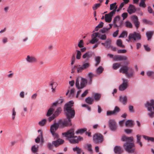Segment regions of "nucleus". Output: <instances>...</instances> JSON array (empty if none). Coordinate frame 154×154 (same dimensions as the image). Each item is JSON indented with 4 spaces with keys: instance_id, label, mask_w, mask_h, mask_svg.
Instances as JSON below:
<instances>
[{
    "instance_id": "nucleus-1",
    "label": "nucleus",
    "mask_w": 154,
    "mask_h": 154,
    "mask_svg": "<svg viewBox=\"0 0 154 154\" xmlns=\"http://www.w3.org/2000/svg\"><path fill=\"white\" fill-rule=\"evenodd\" d=\"M73 104V101H70L68 103L66 104L64 106V111L67 120L64 121H59L60 124H62L63 127L72 125L71 119L73 118L75 115V111L71 108Z\"/></svg>"
},
{
    "instance_id": "nucleus-2",
    "label": "nucleus",
    "mask_w": 154,
    "mask_h": 154,
    "mask_svg": "<svg viewBox=\"0 0 154 154\" xmlns=\"http://www.w3.org/2000/svg\"><path fill=\"white\" fill-rule=\"evenodd\" d=\"M133 137H128L124 135L122 138L123 141H126L124 144V147L125 150L129 153H133L134 152L135 149L134 145L132 142Z\"/></svg>"
},
{
    "instance_id": "nucleus-3",
    "label": "nucleus",
    "mask_w": 154,
    "mask_h": 154,
    "mask_svg": "<svg viewBox=\"0 0 154 154\" xmlns=\"http://www.w3.org/2000/svg\"><path fill=\"white\" fill-rule=\"evenodd\" d=\"M119 72L125 74L128 78H130L133 76L134 71L132 68L127 66H123L119 69Z\"/></svg>"
},
{
    "instance_id": "nucleus-4",
    "label": "nucleus",
    "mask_w": 154,
    "mask_h": 154,
    "mask_svg": "<svg viewBox=\"0 0 154 154\" xmlns=\"http://www.w3.org/2000/svg\"><path fill=\"white\" fill-rule=\"evenodd\" d=\"M146 107L148 111V115L151 118L154 117V100H151L149 102L147 103Z\"/></svg>"
},
{
    "instance_id": "nucleus-5",
    "label": "nucleus",
    "mask_w": 154,
    "mask_h": 154,
    "mask_svg": "<svg viewBox=\"0 0 154 154\" xmlns=\"http://www.w3.org/2000/svg\"><path fill=\"white\" fill-rule=\"evenodd\" d=\"M93 140L96 143H100L103 141V137L100 134L96 133L93 135Z\"/></svg>"
},
{
    "instance_id": "nucleus-6",
    "label": "nucleus",
    "mask_w": 154,
    "mask_h": 154,
    "mask_svg": "<svg viewBox=\"0 0 154 154\" xmlns=\"http://www.w3.org/2000/svg\"><path fill=\"white\" fill-rule=\"evenodd\" d=\"M141 35L140 33L134 32L133 33H130L128 35V42L131 39H133L134 41L136 40H140L141 39Z\"/></svg>"
},
{
    "instance_id": "nucleus-7",
    "label": "nucleus",
    "mask_w": 154,
    "mask_h": 154,
    "mask_svg": "<svg viewBox=\"0 0 154 154\" xmlns=\"http://www.w3.org/2000/svg\"><path fill=\"white\" fill-rule=\"evenodd\" d=\"M92 56L91 52L88 51L85 53L82 56V57L84 59L83 63H89V59Z\"/></svg>"
},
{
    "instance_id": "nucleus-8",
    "label": "nucleus",
    "mask_w": 154,
    "mask_h": 154,
    "mask_svg": "<svg viewBox=\"0 0 154 154\" xmlns=\"http://www.w3.org/2000/svg\"><path fill=\"white\" fill-rule=\"evenodd\" d=\"M62 134L63 135H64L68 138H71L74 136V131L73 129L72 128L68 130L66 132L62 133Z\"/></svg>"
},
{
    "instance_id": "nucleus-9",
    "label": "nucleus",
    "mask_w": 154,
    "mask_h": 154,
    "mask_svg": "<svg viewBox=\"0 0 154 154\" xmlns=\"http://www.w3.org/2000/svg\"><path fill=\"white\" fill-rule=\"evenodd\" d=\"M123 82L119 86V89L120 91H123L125 90L128 87V80L127 79H122Z\"/></svg>"
},
{
    "instance_id": "nucleus-10",
    "label": "nucleus",
    "mask_w": 154,
    "mask_h": 154,
    "mask_svg": "<svg viewBox=\"0 0 154 154\" xmlns=\"http://www.w3.org/2000/svg\"><path fill=\"white\" fill-rule=\"evenodd\" d=\"M83 139V137L80 136L78 137L76 136H74L73 137L69 138V140L70 143H78L79 141Z\"/></svg>"
},
{
    "instance_id": "nucleus-11",
    "label": "nucleus",
    "mask_w": 154,
    "mask_h": 154,
    "mask_svg": "<svg viewBox=\"0 0 154 154\" xmlns=\"http://www.w3.org/2000/svg\"><path fill=\"white\" fill-rule=\"evenodd\" d=\"M109 123L110 128L111 130L115 131L117 129L116 123L114 120H110Z\"/></svg>"
},
{
    "instance_id": "nucleus-12",
    "label": "nucleus",
    "mask_w": 154,
    "mask_h": 154,
    "mask_svg": "<svg viewBox=\"0 0 154 154\" xmlns=\"http://www.w3.org/2000/svg\"><path fill=\"white\" fill-rule=\"evenodd\" d=\"M62 125V126H63L62 124L61 123L60 124L59 121L58 123H55L52 125L50 127V129L51 132L53 133L55 132L59 128V125Z\"/></svg>"
},
{
    "instance_id": "nucleus-13",
    "label": "nucleus",
    "mask_w": 154,
    "mask_h": 154,
    "mask_svg": "<svg viewBox=\"0 0 154 154\" xmlns=\"http://www.w3.org/2000/svg\"><path fill=\"white\" fill-rule=\"evenodd\" d=\"M92 39L90 42L92 44H94L98 41L97 37H98V32H94L91 35Z\"/></svg>"
},
{
    "instance_id": "nucleus-14",
    "label": "nucleus",
    "mask_w": 154,
    "mask_h": 154,
    "mask_svg": "<svg viewBox=\"0 0 154 154\" xmlns=\"http://www.w3.org/2000/svg\"><path fill=\"white\" fill-rule=\"evenodd\" d=\"M120 111L119 108L117 106L115 107L113 111H107L106 115L107 116H110L112 115L116 114Z\"/></svg>"
},
{
    "instance_id": "nucleus-15",
    "label": "nucleus",
    "mask_w": 154,
    "mask_h": 154,
    "mask_svg": "<svg viewBox=\"0 0 154 154\" xmlns=\"http://www.w3.org/2000/svg\"><path fill=\"white\" fill-rule=\"evenodd\" d=\"M113 11H111L108 14H106L105 15V19L106 22L110 23L112 20V17L114 14Z\"/></svg>"
},
{
    "instance_id": "nucleus-16",
    "label": "nucleus",
    "mask_w": 154,
    "mask_h": 154,
    "mask_svg": "<svg viewBox=\"0 0 154 154\" xmlns=\"http://www.w3.org/2000/svg\"><path fill=\"white\" fill-rule=\"evenodd\" d=\"M136 9L135 6L132 5H130L128 8L127 11L128 13L131 14L135 12Z\"/></svg>"
},
{
    "instance_id": "nucleus-17",
    "label": "nucleus",
    "mask_w": 154,
    "mask_h": 154,
    "mask_svg": "<svg viewBox=\"0 0 154 154\" xmlns=\"http://www.w3.org/2000/svg\"><path fill=\"white\" fill-rule=\"evenodd\" d=\"M113 59L115 60H126L127 57L126 56L117 55L114 56Z\"/></svg>"
},
{
    "instance_id": "nucleus-18",
    "label": "nucleus",
    "mask_w": 154,
    "mask_h": 154,
    "mask_svg": "<svg viewBox=\"0 0 154 154\" xmlns=\"http://www.w3.org/2000/svg\"><path fill=\"white\" fill-rule=\"evenodd\" d=\"M114 151L115 153L121 154L123 152V150L120 146H116L114 149Z\"/></svg>"
},
{
    "instance_id": "nucleus-19",
    "label": "nucleus",
    "mask_w": 154,
    "mask_h": 154,
    "mask_svg": "<svg viewBox=\"0 0 154 154\" xmlns=\"http://www.w3.org/2000/svg\"><path fill=\"white\" fill-rule=\"evenodd\" d=\"M26 60L27 62L30 63H33L36 62L37 61L36 59L33 56H30L28 55L26 58Z\"/></svg>"
},
{
    "instance_id": "nucleus-20",
    "label": "nucleus",
    "mask_w": 154,
    "mask_h": 154,
    "mask_svg": "<svg viewBox=\"0 0 154 154\" xmlns=\"http://www.w3.org/2000/svg\"><path fill=\"white\" fill-rule=\"evenodd\" d=\"M87 83V80L81 77L80 89L85 87Z\"/></svg>"
},
{
    "instance_id": "nucleus-21",
    "label": "nucleus",
    "mask_w": 154,
    "mask_h": 154,
    "mask_svg": "<svg viewBox=\"0 0 154 154\" xmlns=\"http://www.w3.org/2000/svg\"><path fill=\"white\" fill-rule=\"evenodd\" d=\"M64 142V140L60 139H58L52 142V144L56 147L58 146L59 145L62 144Z\"/></svg>"
},
{
    "instance_id": "nucleus-22",
    "label": "nucleus",
    "mask_w": 154,
    "mask_h": 154,
    "mask_svg": "<svg viewBox=\"0 0 154 154\" xmlns=\"http://www.w3.org/2000/svg\"><path fill=\"white\" fill-rule=\"evenodd\" d=\"M119 100L123 104L126 105L128 101L127 97L126 96L123 97L121 96H120L119 97Z\"/></svg>"
},
{
    "instance_id": "nucleus-23",
    "label": "nucleus",
    "mask_w": 154,
    "mask_h": 154,
    "mask_svg": "<svg viewBox=\"0 0 154 154\" xmlns=\"http://www.w3.org/2000/svg\"><path fill=\"white\" fill-rule=\"evenodd\" d=\"M38 132L39 133L40 132V134L35 139V142L37 143H39L40 139H42L43 138L42 132V131L41 130H39L38 131Z\"/></svg>"
},
{
    "instance_id": "nucleus-24",
    "label": "nucleus",
    "mask_w": 154,
    "mask_h": 154,
    "mask_svg": "<svg viewBox=\"0 0 154 154\" xmlns=\"http://www.w3.org/2000/svg\"><path fill=\"white\" fill-rule=\"evenodd\" d=\"M154 33V31H150L146 32V35L147 38L148 40L149 41L152 38Z\"/></svg>"
},
{
    "instance_id": "nucleus-25",
    "label": "nucleus",
    "mask_w": 154,
    "mask_h": 154,
    "mask_svg": "<svg viewBox=\"0 0 154 154\" xmlns=\"http://www.w3.org/2000/svg\"><path fill=\"white\" fill-rule=\"evenodd\" d=\"M85 101L87 103L91 105L93 103L94 99L92 97H88L85 99Z\"/></svg>"
},
{
    "instance_id": "nucleus-26",
    "label": "nucleus",
    "mask_w": 154,
    "mask_h": 154,
    "mask_svg": "<svg viewBox=\"0 0 154 154\" xmlns=\"http://www.w3.org/2000/svg\"><path fill=\"white\" fill-rule=\"evenodd\" d=\"M125 126L128 127H133L134 126V122L131 120H128L125 122Z\"/></svg>"
},
{
    "instance_id": "nucleus-27",
    "label": "nucleus",
    "mask_w": 154,
    "mask_h": 154,
    "mask_svg": "<svg viewBox=\"0 0 154 154\" xmlns=\"http://www.w3.org/2000/svg\"><path fill=\"white\" fill-rule=\"evenodd\" d=\"M140 0V2L139 4V6L140 7H142L143 8H145L146 6V5L145 3V2H146V0Z\"/></svg>"
},
{
    "instance_id": "nucleus-28",
    "label": "nucleus",
    "mask_w": 154,
    "mask_h": 154,
    "mask_svg": "<svg viewBox=\"0 0 154 154\" xmlns=\"http://www.w3.org/2000/svg\"><path fill=\"white\" fill-rule=\"evenodd\" d=\"M116 44L118 46H119L122 48H125V46L123 45L122 42V40L120 39H119L117 40L116 42Z\"/></svg>"
},
{
    "instance_id": "nucleus-29",
    "label": "nucleus",
    "mask_w": 154,
    "mask_h": 154,
    "mask_svg": "<svg viewBox=\"0 0 154 154\" xmlns=\"http://www.w3.org/2000/svg\"><path fill=\"white\" fill-rule=\"evenodd\" d=\"M73 150L74 152L76 151L78 154H80L82 151L81 148L77 146L73 148Z\"/></svg>"
},
{
    "instance_id": "nucleus-30",
    "label": "nucleus",
    "mask_w": 154,
    "mask_h": 154,
    "mask_svg": "<svg viewBox=\"0 0 154 154\" xmlns=\"http://www.w3.org/2000/svg\"><path fill=\"white\" fill-rule=\"evenodd\" d=\"M55 108H50L48 110L47 112L46 116H49L51 115L53 113V112Z\"/></svg>"
},
{
    "instance_id": "nucleus-31",
    "label": "nucleus",
    "mask_w": 154,
    "mask_h": 154,
    "mask_svg": "<svg viewBox=\"0 0 154 154\" xmlns=\"http://www.w3.org/2000/svg\"><path fill=\"white\" fill-rule=\"evenodd\" d=\"M87 129L86 128H83L78 129L76 132V133L77 134H82L85 132L86 131Z\"/></svg>"
},
{
    "instance_id": "nucleus-32",
    "label": "nucleus",
    "mask_w": 154,
    "mask_h": 154,
    "mask_svg": "<svg viewBox=\"0 0 154 154\" xmlns=\"http://www.w3.org/2000/svg\"><path fill=\"white\" fill-rule=\"evenodd\" d=\"M112 41L110 39H108L105 42L106 44V47L108 48L110 47V44H111Z\"/></svg>"
},
{
    "instance_id": "nucleus-33",
    "label": "nucleus",
    "mask_w": 154,
    "mask_h": 154,
    "mask_svg": "<svg viewBox=\"0 0 154 154\" xmlns=\"http://www.w3.org/2000/svg\"><path fill=\"white\" fill-rule=\"evenodd\" d=\"M81 77H78L76 80V82H75V85L76 88L79 89H80V85L79 82L80 80H81Z\"/></svg>"
},
{
    "instance_id": "nucleus-34",
    "label": "nucleus",
    "mask_w": 154,
    "mask_h": 154,
    "mask_svg": "<svg viewBox=\"0 0 154 154\" xmlns=\"http://www.w3.org/2000/svg\"><path fill=\"white\" fill-rule=\"evenodd\" d=\"M62 110L61 108L60 107H59L57 109L56 111L54 112L53 114L56 117H57L58 115L60 113Z\"/></svg>"
},
{
    "instance_id": "nucleus-35",
    "label": "nucleus",
    "mask_w": 154,
    "mask_h": 154,
    "mask_svg": "<svg viewBox=\"0 0 154 154\" xmlns=\"http://www.w3.org/2000/svg\"><path fill=\"white\" fill-rule=\"evenodd\" d=\"M47 123V120L44 119L39 122L38 123V125L41 126H44Z\"/></svg>"
},
{
    "instance_id": "nucleus-36",
    "label": "nucleus",
    "mask_w": 154,
    "mask_h": 154,
    "mask_svg": "<svg viewBox=\"0 0 154 154\" xmlns=\"http://www.w3.org/2000/svg\"><path fill=\"white\" fill-rule=\"evenodd\" d=\"M119 20L120 18L119 16H116L114 18L113 20V25L115 27H118V25L116 24V23L118 20Z\"/></svg>"
},
{
    "instance_id": "nucleus-37",
    "label": "nucleus",
    "mask_w": 154,
    "mask_h": 154,
    "mask_svg": "<svg viewBox=\"0 0 154 154\" xmlns=\"http://www.w3.org/2000/svg\"><path fill=\"white\" fill-rule=\"evenodd\" d=\"M94 99L96 101H98L100 100L101 95L98 93H95L94 95Z\"/></svg>"
},
{
    "instance_id": "nucleus-38",
    "label": "nucleus",
    "mask_w": 154,
    "mask_h": 154,
    "mask_svg": "<svg viewBox=\"0 0 154 154\" xmlns=\"http://www.w3.org/2000/svg\"><path fill=\"white\" fill-rule=\"evenodd\" d=\"M75 67H76V68L77 69V71L78 73H80L84 70L83 66H81L80 65H79L78 66H75Z\"/></svg>"
},
{
    "instance_id": "nucleus-39",
    "label": "nucleus",
    "mask_w": 154,
    "mask_h": 154,
    "mask_svg": "<svg viewBox=\"0 0 154 154\" xmlns=\"http://www.w3.org/2000/svg\"><path fill=\"white\" fill-rule=\"evenodd\" d=\"M137 143H138L140 146L141 147L142 146V144L141 142L140 141V139H141V136L138 134L137 135Z\"/></svg>"
},
{
    "instance_id": "nucleus-40",
    "label": "nucleus",
    "mask_w": 154,
    "mask_h": 154,
    "mask_svg": "<svg viewBox=\"0 0 154 154\" xmlns=\"http://www.w3.org/2000/svg\"><path fill=\"white\" fill-rule=\"evenodd\" d=\"M121 66V64L119 63H114L113 65V68L114 69H117L119 68Z\"/></svg>"
},
{
    "instance_id": "nucleus-41",
    "label": "nucleus",
    "mask_w": 154,
    "mask_h": 154,
    "mask_svg": "<svg viewBox=\"0 0 154 154\" xmlns=\"http://www.w3.org/2000/svg\"><path fill=\"white\" fill-rule=\"evenodd\" d=\"M98 38L102 40H105L106 39V36L105 34H100L98 33Z\"/></svg>"
},
{
    "instance_id": "nucleus-42",
    "label": "nucleus",
    "mask_w": 154,
    "mask_h": 154,
    "mask_svg": "<svg viewBox=\"0 0 154 154\" xmlns=\"http://www.w3.org/2000/svg\"><path fill=\"white\" fill-rule=\"evenodd\" d=\"M88 76L90 78V81L88 82V83L91 84L92 83V79L94 76V75L91 72L88 73Z\"/></svg>"
},
{
    "instance_id": "nucleus-43",
    "label": "nucleus",
    "mask_w": 154,
    "mask_h": 154,
    "mask_svg": "<svg viewBox=\"0 0 154 154\" xmlns=\"http://www.w3.org/2000/svg\"><path fill=\"white\" fill-rule=\"evenodd\" d=\"M82 66L84 69H85L89 67L90 66V63H83Z\"/></svg>"
},
{
    "instance_id": "nucleus-44",
    "label": "nucleus",
    "mask_w": 154,
    "mask_h": 154,
    "mask_svg": "<svg viewBox=\"0 0 154 154\" xmlns=\"http://www.w3.org/2000/svg\"><path fill=\"white\" fill-rule=\"evenodd\" d=\"M96 63L95 64V66H97L100 62V57H97L95 58Z\"/></svg>"
},
{
    "instance_id": "nucleus-45",
    "label": "nucleus",
    "mask_w": 154,
    "mask_h": 154,
    "mask_svg": "<svg viewBox=\"0 0 154 154\" xmlns=\"http://www.w3.org/2000/svg\"><path fill=\"white\" fill-rule=\"evenodd\" d=\"M104 69L102 66H100L97 70V72L98 74H100L102 73Z\"/></svg>"
},
{
    "instance_id": "nucleus-46",
    "label": "nucleus",
    "mask_w": 154,
    "mask_h": 154,
    "mask_svg": "<svg viewBox=\"0 0 154 154\" xmlns=\"http://www.w3.org/2000/svg\"><path fill=\"white\" fill-rule=\"evenodd\" d=\"M101 5L100 3H97L94 4L92 7V8L94 10H96L98 8L100 7Z\"/></svg>"
},
{
    "instance_id": "nucleus-47",
    "label": "nucleus",
    "mask_w": 154,
    "mask_h": 154,
    "mask_svg": "<svg viewBox=\"0 0 154 154\" xmlns=\"http://www.w3.org/2000/svg\"><path fill=\"white\" fill-rule=\"evenodd\" d=\"M38 145H34L33 146L32 148V150L33 152L35 153L36 152L38 149Z\"/></svg>"
},
{
    "instance_id": "nucleus-48",
    "label": "nucleus",
    "mask_w": 154,
    "mask_h": 154,
    "mask_svg": "<svg viewBox=\"0 0 154 154\" xmlns=\"http://www.w3.org/2000/svg\"><path fill=\"white\" fill-rule=\"evenodd\" d=\"M126 27L129 28H132L133 26L131 23L128 21H127L125 23Z\"/></svg>"
},
{
    "instance_id": "nucleus-49",
    "label": "nucleus",
    "mask_w": 154,
    "mask_h": 154,
    "mask_svg": "<svg viewBox=\"0 0 154 154\" xmlns=\"http://www.w3.org/2000/svg\"><path fill=\"white\" fill-rule=\"evenodd\" d=\"M131 19L134 23L138 21L137 17L135 15L132 16L131 17Z\"/></svg>"
},
{
    "instance_id": "nucleus-50",
    "label": "nucleus",
    "mask_w": 154,
    "mask_h": 154,
    "mask_svg": "<svg viewBox=\"0 0 154 154\" xmlns=\"http://www.w3.org/2000/svg\"><path fill=\"white\" fill-rule=\"evenodd\" d=\"M77 52L76 58L77 59H80L81 58V51L79 50H77Z\"/></svg>"
},
{
    "instance_id": "nucleus-51",
    "label": "nucleus",
    "mask_w": 154,
    "mask_h": 154,
    "mask_svg": "<svg viewBox=\"0 0 154 154\" xmlns=\"http://www.w3.org/2000/svg\"><path fill=\"white\" fill-rule=\"evenodd\" d=\"M16 114V112L15 111V108H14L12 110V119L13 120H14L15 118V116Z\"/></svg>"
},
{
    "instance_id": "nucleus-52",
    "label": "nucleus",
    "mask_w": 154,
    "mask_h": 154,
    "mask_svg": "<svg viewBox=\"0 0 154 154\" xmlns=\"http://www.w3.org/2000/svg\"><path fill=\"white\" fill-rule=\"evenodd\" d=\"M83 43H83V40H80L78 44V47L80 48H82L83 47H84Z\"/></svg>"
},
{
    "instance_id": "nucleus-53",
    "label": "nucleus",
    "mask_w": 154,
    "mask_h": 154,
    "mask_svg": "<svg viewBox=\"0 0 154 154\" xmlns=\"http://www.w3.org/2000/svg\"><path fill=\"white\" fill-rule=\"evenodd\" d=\"M127 35V33L125 31L123 32L119 36V38H124L125 36Z\"/></svg>"
},
{
    "instance_id": "nucleus-54",
    "label": "nucleus",
    "mask_w": 154,
    "mask_h": 154,
    "mask_svg": "<svg viewBox=\"0 0 154 154\" xmlns=\"http://www.w3.org/2000/svg\"><path fill=\"white\" fill-rule=\"evenodd\" d=\"M109 30V29H108L107 28H103L100 30V31L102 33H104Z\"/></svg>"
},
{
    "instance_id": "nucleus-55",
    "label": "nucleus",
    "mask_w": 154,
    "mask_h": 154,
    "mask_svg": "<svg viewBox=\"0 0 154 154\" xmlns=\"http://www.w3.org/2000/svg\"><path fill=\"white\" fill-rule=\"evenodd\" d=\"M53 135V137L54 138L57 139L59 137V135L58 134L56 133L55 132H54L53 133H51Z\"/></svg>"
},
{
    "instance_id": "nucleus-56",
    "label": "nucleus",
    "mask_w": 154,
    "mask_h": 154,
    "mask_svg": "<svg viewBox=\"0 0 154 154\" xmlns=\"http://www.w3.org/2000/svg\"><path fill=\"white\" fill-rule=\"evenodd\" d=\"M116 3H114L111 4L110 5V10H114L115 8V6L116 5Z\"/></svg>"
},
{
    "instance_id": "nucleus-57",
    "label": "nucleus",
    "mask_w": 154,
    "mask_h": 154,
    "mask_svg": "<svg viewBox=\"0 0 154 154\" xmlns=\"http://www.w3.org/2000/svg\"><path fill=\"white\" fill-rule=\"evenodd\" d=\"M126 52V50L125 49H120L117 52L119 54L125 53Z\"/></svg>"
},
{
    "instance_id": "nucleus-58",
    "label": "nucleus",
    "mask_w": 154,
    "mask_h": 154,
    "mask_svg": "<svg viewBox=\"0 0 154 154\" xmlns=\"http://www.w3.org/2000/svg\"><path fill=\"white\" fill-rule=\"evenodd\" d=\"M56 117L55 116H54V114H53L52 116L49 117L48 118V120L49 122H50Z\"/></svg>"
},
{
    "instance_id": "nucleus-59",
    "label": "nucleus",
    "mask_w": 154,
    "mask_h": 154,
    "mask_svg": "<svg viewBox=\"0 0 154 154\" xmlns=\"http://www.w3.org/2000/svg\"><path fill=\"white\" fill-rule=\"evenodd\" d=\"M75 57L74 55H73L71 59V64L72 65H73L75 61Z\"/></svg>"
},
{
    "instance_id": "nucleus-60",
    "label": "nucleus",
    "mask_w": 154,
    "mask_h": 154,
    "mask_svg": "<svg viewBox=\"0 0 154 154\" xmlns=\"http://www.w3.org/2000/svg\"><path fill=\"white\" fill-rule=\"evenodd\" d=\"M88 93V90H85L81 95V97H85Z\"/></svg>"
},
{
    "instance_id": "nucleus-61",
    "label": "nucleus",
    "mask_w": 154,
    "mask_h": 154,
    "mask_svg": "<svg viewBox=\"0 0 154 154\" xmlns=\"http://www.w3.org/2000/svg\"><path fill=\"white\" fill-rule=\"evenodd\" d=\"M87 149L90 152H92V146L91 144H88L87 146Z\"/></svg>"
},
{
    "instance_id": "nucleus-62",
    "label": "nucleus",
    "mask_w": 154,
    "mask_h": 154,
    "mask_svg": "<svg viewBox=\"0 0 154 154\" xmlns=\"http://www.w3.org/2000/svg\"><path fill=\"white\" fill-rule=\"evenodd\" d=\"M128 16V13H124L122 14V16L123 17V20H124L127 18Z\"/></svg>"
},
{
    "instance_id": "nucleus-63",
    "label": "nucleus",
    "mask_w": 154,
    "mask_h": 154,
    "mask_svg": "<svg viewBox=\"0 0 154 154\" xmlns=\"http://www.w3.org/2000/svg\"><path fill=\"white\" fill-rule=\"evenodd\" d=\"M119 32V30L118 29L116 31H115L113 33V35H112L113 36V37H116L118 34Z\"/></svg>"
},
{
    "instance_id": "nucleus-64",
    "label": "nucleus",
    "mask_w": 154,
    "mask_h": 154,
    "mask_svg": "<svg viewBox=\"0 0 154 154\" xmlns=\"http://www.w3.org/2000/svg\"><path fill=\"white\" fill-rule=\"evenodd\" d=\"M125 132L128 134L131 133L132 132V130L130 129H125Z\"/></svg>"
}]
</instances>
